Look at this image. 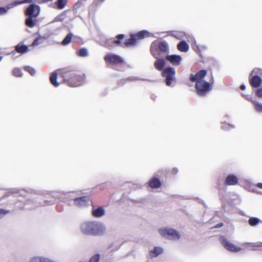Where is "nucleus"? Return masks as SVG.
Segmentation results:
<instances>
[{"label":"nucleus","mask_w":262,"mask_h":262,"mask_svg":"<svg viewBox=\"0 0 262 262\" xmlns=\"http://www.w3.org/2000/svg\"><path fill=\"white\" fill-rule=\"evenodd\" d=\"M81 232L86 235L101 236L106 231L105 225L99 221H92L83 223L80 226Z\"/></svg>","instance_id":"nucleus-1"},{"label":"nucleus","mask_w":262,"mask_h":262,"mask_svg":"<svg viewBox=\"0 0 262 262\" xmlns=\"http://www.w3.org/2000/svg\"><path fill=\"white\" fill-rule=\"evenodd\" d=\"M62 77L64 82L70 86L76 87L85 83V75L82 73L77 74L73 71L64 72Z\"/></svg>","instance_id":"nucleus-2"},{"label":"nucleus","mask_w":262,"mask_h":262,"mask_svg":"<svg viewBox=\"0 0 262 262\" xmlns=\"http://www.w3.org/2000/svg\"><path fill=\"white\" fill-rule=\"evenodd\" d=\"M150 52L156 59L163 57L169 52L168 44L164 40H155L151 44Z\"/></svg>","instance_id":"nucleus-3"},{"label":"nucleus","mask_w":262,"mask_h":262,"mask_svg":"<svg viewBox=\"0 0 262 262\" xmlns=\"http://www.w3.org/2000/svg\"><path fill=\"white\" fill-rule=\"evenodd\" d=\"M39 13V6L34 4H30L25 11V14L27 17L25 20L26 26L30 28L34 27Z\"/></svg>","instance_id":"nucleus-4"},{"label":"nucleus","mask_w":262,"mask_h":262,"mask_svg":"<svg viewBox=\"0 0 262 262\" xmlns=\"http://www.w3.org/2000/svg\"><path fill=\"white\" fill-rule=\"evenodd\" d=\"M159 233L162 236L172 240H177L180 238V233L172 228H161Z\"/></svg>","instance_id":"nucleus-5"},{"label":"nucleus","mask_w":262,"mask_h":262,"mask_svg":"<svg viewBox=\"0 0 262 262\" xmlns=\"http://www.w3.org/2000/svg\"><path fill=\"white\" fill-rule=\"evenodd\" d=\"M175 75V69L173 67H169L163 70L162 75L163 77L165 78L166 85L169 86L171 85L172 81L174 79Z\"/></svg>","instance_id":"nucleus-6"},{"label":"nucleus","mask_w":262,"mask_h":262,"mask_svg":"<svg viewBox=\"0 0 262 262\" xmlns=\"http://www.w3.org/2000/svg\"><path fill=\"white\" fill-rule=\"evenodd\" d=\"M195 89L199 96H204L208 91L212 89L209 82L204 81H197L195 83Z\"/></svg>","instance_id":"nucleus-7"},{"label":"nucleus","mask_w":262,"mask_h":262,"mask_svg":"<svg viewBox=\"0 0 262 262\" xmlns=\"http://www.w3.org/2000/svg\"><path fill=\"white\" fill-rule=\"evenodd\" d=\"M220 241L223 247L229 251L237 252L241 250V248L235 246L233 244L229 242L223 236L220 237Z\"/></svg>","instance_id":"nucleus-8"},{"label":"nucleus","mask_w":262,"mask_h":262,"mask_svg":"<svg viewBox=\"0 0 262 262\" xmlns=\"http://www.w3.org/2000/svg\"><path fill=\"white\" fill-rule=\"evenodd\" d=\"M207 74V71L205 70H201L196 74H191L189 76V79L191 82L204 81L203 79Z\"/></svg>","instance_id":"nucleus-9"},{"label":"nucleus","mask_w":262,"mask_h":262,"mask_svg":"<svg viewBox=\"0 0 262 262\" xmlns=\"http://www.w3.org/2000/svg\"><path fill=\"white\" fill-rule=\"evenodd\" d=\"M104 60L111 64H119L123 62V58L116 54H107L104 57Z\"/></svg>","instance_id":"nucleus-10"},{"label":"nucleus","mask_w":262,"mask_h":262,"mask_svg":"<svg viewBox=\"0 0 262 262\" xmlns=\"http://www.w3.org/2000/svg\"><path fill=\"white\" fill-rule=\"evenodd\" d=\"M105 213V211L102 206H92L91 213L93 217L96 218H100L103 216Z\"/></svg>","instance_id":"nucleus-11"},{"label":"nucleus","mask_w":262,"mask_h":262,"mask_svg":"<svg viewBox=\"0 0 262 262\" xmlns=\"http://www.w3.org/2000/svg\"><path fill=\"white\" fill-rule=\"evenodd\" d=\"M124 34H120L117 35L116 36V39H115L113 41H111V40H107L105 42L104 46L106 47H111L112 46V43H115L118 46H119L120 47L124 48L123 43H122L121 41V40L123 39L124 38Z\"/></svg>","instance_id":"nucleus-12"},{"label":"nucleus","mask_w":262,"mask_h":262,"mask_svg":"<svg viewBox=\"0 0 262 262\" xmlns=\"http://www.w3.org/2000/svg\"><path fill=\"white\" fill-rule=\"evenodd\" d=\"M166 59L169 61L172 65L175 66H179L182 60V57L178 55H167Z\"/></svg>","instance_id":"nucleus-13"},{"label":"nucleus","mask_w":262,"mask_h":262,"mask_svg":"<svg viewBox=\"0 0 262 262\" xmlns=\"http://www.w3.org/2000/svg\"><path fill=\"white\" fill-rule=\"evenodd\" d=\"M249 81L250 84L253 88H259L262 83V79L260 77L257 76H249Z\"/></svg>","instance_id":"nucleus-14"},{"label":"nucleus","mask_w":262,"mask_h":262,"mask_svg":"<svg viewBox=\"0 0 262 262\" xmlns=\"http://www.w3.org/2000/svg\"><path fill=\"white\" fill-rule=\"evenodd\" d=\"M238 180L236 176L234 174H228L225 180L226 185H235L238 183Z\"/></svg>","instance_id":"nucleus-15"},{"label":"nucleus","mask_w":262,"mask_h":262,"mask_svg":"<svg viewBox=\"0 0 262 262\" xmlns=\"http://www.w3.org/2000/svg\"><path fill=\"white\" fill-rule=\"evenodd\" d=\"M75 204L79 207L86 206L88 203V198L86 196H83L74 199Z\"/></svg>","instance_id":"nucleus-16"},{"label":"nucleus","mask_w":262,"mask_h":262,"mask_svg":"<svg viewBox=\"0 0 262 262\" xmlns=\"http://www.w3.org/2000/svg\"><path fill=\"white\" fill-rule=\"evenodd\" d=\"M165 64V60L162 57L157 59V60L154 63L155 68L158 71L163 70Z\"/></svg>","instance_id":"nucleus-17"},{"label":"nucleus","mask_w":262,"mask_h":262,"mask_svg":"<svg viewBox=\"0 0 262 262\" xmlns=\"http://www.w3.org/2000/svg\"><path fill=\"white\" fill-rule=\"evenodd\" d=\"M161 185V182L158 178H153L149 182V186L152 188H158Z\"/></svg>","instance_id":"nucleus-18"},{"label":"nucleus","mask_w":262,"mask_h":262,"mask_svg":"<svg viewBox=\"0 0 262 262\" xmlns=\"http://www.w3.org/2000/svg\"><path fill=\"white\" fill-rule=\"evenodd\" d=\"M163 252V249L159 247H155L154 249L149 251V256L151 258L155 257L161 254Z\"/></svg>","instance_id":"nucleus-19"},{"label":"nucleus","mask_w":262,"mask_h":262,"mask_svg":"<svg viewBox=\"0 0 262 262\" xmlns=\"http://www.w3.org/2000/svg\"><path fill=\"white\" fill-rule=\"evenodd\" d=\"M178 49L181 51L186 52H187L189 48V46L187 43L185 41H180L177 45Z\"/></svg>","instance_id":"nucleus-20"},{"label":"nucleus","mask_w":262,"mask_h":262,"mask_svg":"<svg viewBox=\"0 0 262 262\" xmlns=\"http://www.w3.org/2000/svg\"><path fill=\"white\" fill-rule=\"evenodd\" d=\"M137 43L136 38H135V36L133 34L131 35L130 38L127 39L125 40L123 43L124 48L128 47L131 45H135Z\"/></svg>","instance_id":"nucleus-21"},{"label":"nucleus","mask_w":262,"mask_h":262,"mask_svg":"<svg viewBox=\"0 0 262 262\" xmlns=\"http://www.w3.org/2000/svg\"><path fill=\"white\" fill-rule=\"evenodd\" d=\"M57 73L55 71L53 72L50 77V80L52 85L55 87L59 85V83L57 81Z\"/></svg>","instance_id":"nucleus-22"},{"label":"nucleus","mask_w":262,"mask_h":262,"mask_svg":"<svg viewBox=\"0 0 262 262\" xmlns=\"http://www.w3.org/2000/svg\"><path fill=\"white\" fill-rule=\"evenodd\" d=\"M15 50L19 53H25L28 52V47L26 45H17L15 46Z\"/></svg>","instance_id":"nucleus-23"},{"label":"nucleus","mask_w":262,"mask_h":262,"mask_svg":"<svg viewBox=\"0 0 262 262\" xmlns=\"http://www.w3.org/2000/svg\"><path fill=\"white\" fill-rule=\"evenodd\" d=\"M149 34V32L146 30H142L139 31L137 34H133L135 36V38L137 39H140L144 38L146 36H147Z\"/></svg>","instance_id":"nucleus-24"},{"label":"nucleus","mask_w":262,"mask_h":262,"mask_svg":"<svg viewBox=\"0 0 262 262\" xmlns=\"http://www.w3.org/2000/svg\"><path fill=\"white\" fill-rule=\"evenodd\" d=\"M67 3V0H57L54 5L55 7L59 9H63Z\"/></svg>","instance_id":"nucleus-25"},{"label":"nucleus","mask_w":262,"mask_h":262,"mask_svg":"<svg viewBox=\"0 0 262 262\" xmlns=\"http://www.w3.org/2000/svg\"><path fill=\"white\" fill-rule=\"evenodd\" d=\"M260 222V220L256 217H251L248 220V223L251 226H255L258 224Z\"/></svg>","instance_id":"nucleus-26"},{"label":"nucleus","mask_w":262,"mask_h":262,"mask_svg":"<svg viewBox=\"0 0 262 262\" xmlns=\"http://www.w3.org/2000/svg\"><path fill=\"white\" fill-rule=\"evenodd\" d=\"M73 36V35L72 33H69V34H68L62 40V45L63 46H67L69 45L71 41Z\"/></svg>","instance_id":"nucleus-27"},{"label":"nucleus","mask_w":262,"mask_h":262,"mask_svg":"<svg viewBox=\"0 0 262 262\" xmlns=\"http://www.w3.org/2000/svg\"><path fill=\"white\" fill-rule=\"evenodd\" d=\"M45 38L42 37L40 35L38 36L36 39H35L33 42L32 43L31 46L35 47L39 45H40L43 42V39Z\"/></svg>","instance_id":"nucleus-28"},{"label":"nucleus","mask_w":262,"mask_h":262,"mask_svg":"<svg viewBox=\"0 0 262 262\" xmlns=\"http://www.w3.org/2000/svg\"><path fill=\"white\" fill-rule=\"evenodd\" d=\"M251 101L254 105L256 111L258 112H262V103L257 102L255 100L251 99Z\"/></svg>","instance_id":"nucleus-29"},{"label":"nucleus","mask_w":262,"mask_h":262,"mask_svg":"<svg viewBox=\"0 0 262 262\" xmlns=\"http://www.w3.org/2000/svg\"><path fill=\"white\" fill-rule=\"evenodd\" d=\"M77 54L80 57H86L88 55V50L85 48H82L77 51Z\"/></svg>","instance_id":"nucleus-30"},{"label":"nucleus","mask_w":262,"mask_h":262,"mask_svg":"<svg viewBox=\"0 0 262 262\" xmlns=\"http://www.w3.org/2000/svg\"><path fill=\"white\" fill-rule=\"evenodd\" d=\"M45 257L43 256H34L30 258V262H44Z\"/></svg>","instance_id":"nucleus-31"},{"label":"nucleus","mask_w":262,"mask_h":262,"mask_svg":"<svg viewBox=\"0 0 262 262\" xmlns=\"http://www.w3.org/2000/svg\"><path fill=\"white\" fill-rule=\"evenodd\" d=\"M250 75L260 77L262 76V69L255 68L251 71Z\"/></svg>","instance_id":"nucleus-32"},{"label":"nucleus","mask_w":262,"mask_h":262,"mask_svg":"<svg viewBox=\"0 0 262 262\" xmlns=\"http://www.w3.org/2000/svg\"><path fill=\"white\" fill-rule=\"evenodd\" d=\"M248 245H250L252 246V250H254L257 248L258 250H262V243L257 242L255 243H247Z\"/></svg>","instance_id":"nucleus-33"},{"label":"nucleus","mask_w":262,"mask_h":262,"mask_svg":"<svg viewBox=\"0 0 262 262\" xmlns=\"http://www.w3.org/2000/svg\"><path fill=\"white\" fill-rule=\"evenodd\" d=\"M24 69L26 71L29 73L31 76H34L36 74V70L31 67L26 66L24 67Z\"/></svg>","instance_id":"nucleus-34"},{"label":"nucleus","mask_w":262,"mask_h":262,"mask_svg":"<svg viewBox=\"0 0 262 262\" xmlns=\"http://www.w3.org/2000/svg\"><path fill=\"white\" fill-rule=\"evenodd\" d=\"M192 48L195 51L199 52H201L204 50H206L207 49V47L205 45H201V46H198L196 45L195 46V45H193Z\"/></svg>","instance_id":"nucleus-35"},{"label":"nucleus","mask_w":262,"mask_h":262,"mask_svg":"<svg viewBox=\"0 0 262 262\" xmlns=\"http://www.w3.org/2000/svg\"><path fill=\"white\" fill-rule=\"evenodd\" d=\"M235 126L234 125L226 123H223L221 126V128L225 130H227L230 129V128H233Z\"/></svg>","instance_id":"nucleus-36"},{"label":"nucleus","mask_w":262,"mask_h":262,"mask_svg":"<svg viewBox=\"0 0 262 262\" xmlns=\"http://www.w3.org/2000/svg\"><path fill=\"white\" fill-rule=\"evenodd\" d=\"M13 74L15 77H21L23 75L21 70L19 68H15L13 70Z\"/></svg>","instance_id":"nucleus-37"},{"label":"nucleus","mask_w":262,"mask_h":262,"mask_svg":"<svg viewBox=\"0 0 262 262\" xmlns=\"http://www.w3.org/2000/svg\"><path fill=\"white\" fill-rule=\"evenodd\" d=\"M13 6H8L7 7H0V15H4L7 13V11L8 9L12 8Z\"/></svg>","instance_id":"nucleus-38"},{"label":"nucleus","mask_w":262,"mask_h":262,"mask_svg":"<svg viewBox=\"0 0 262 262\" xmlns=\"http://www.w3.org/2000/svg\"><path fill=\"white\" fill-rule=\"evenodd\" d=\"M100 256L99 254L93 255L89 260V262H99Z\"/></svg>","instance_id":"nucleus-39"},{"label":"nucleus","mask_w":262,"mask_h":262,"mask_svg":"<svg viewBox=\"0 0 262 262\" xmlns=\"http://www.w3.org/2000/svg\"><path fill=\"white\" fill-rule=\"evenodd\" d=\"M8 212H9V210L0 208V218L4 216L5 215H6Z\"/></svg>","instance_id":"nucleus-40"},{"label":"nucleus","mask_w":262,"mask_h":262,"mask_svg":"<svg viewBox=\"0 0 262 262\" xmlns=\"http://www.w3.org/2000/svg\"><path fill=\"white\" fill-rule=\"evenodd\" d=\"M63 19L64 17L63 15H59L55 18L54 21H61Z\"/></svg>","instance_id":"nucleus-41"},{"label":"nucleus","mask_w":262,"mask_h":262,"mask_svg":"<svg viewBox=\"0 0 262 262\" xmlns=\"http://www.w3.org/2000/svg\"><path fill=\"white\" fill-rule=\"evenodd\" d=\"M256 96L260 98H262V89H258L256 92Z\"/></svg>","instance_id":"nucleus-42"},{"label":"nucleus","mask_w":262,"mask_h":262,"mask_svg":"<svg viewBox=\"0 0 262 262\" xmlns=\"http://www.w3.org/2000/svg\"><path fill=\"white\" fill-rule=\"evenodd\" d=\"M44 262H56L55 261L49 258H48V257H45V261Z\"/></svg>","instance_id":"nucleus-43"},{"label":"nucleus","mask_w":262,"mask_h":262,"mask_svg":"<svg viewBox=\"0 0 262 262\" xmlns=\"http://www.w3.org/2000/svg\"><path fill=\"white\" fill-rule=\"evenodd\" d=\"M178 172V169L177 168H173L171 171V172L173 174H176Z\"/></svg>","instance_id":"nucleus-44"},{"label":"nucleus","mask_w":262,"mask_h":262,"mask_svg":"<svg viewBox=\"0 0 262 262\" xmlns=\"http://www.w3.org/2000/svg\"><path fill=\"white\" fill-rule=\"evenodd\" d=\"M223 226V223H220L217 224H216L215 226V228H220L221 227H222Z\"/></svg>","instance_id":"nucleus-45"},{"label":"nucleus","mask_w":262,"mask_h":262,"mask_svg":"<svg viewBox=\"0 0 262 262\" xmlns=\"http://www.w3.org/2000/svg\"><path fill=\"white\" fill-rule=\"evenodd\" d=\"M240 89L242 90H244L246 89V85L245 84H242L240 86Z\"/></svg>","instance_id":"nucleus-46"},{"label":"nucleus","mask_w":262,"mask_h":262,"mask_svg":"<svg viewBox=\"0 0 262 262\" xmlns=\"http://www.w3.org/2000/svg\"><path fill=\"white\" fill-rule=\"evenodd\" d=\"M257 187L260 188V189H262V183H258L256 185Z\"/></svg>","instance_id":"nucleus-47"},{"label":"nucleus","mask_w":262,"mask_h":262,"mask_svg":"<svg viewBox=\"0 0 262 262\" xmlns=\"http://www.w3.org/2000/svg\"><path fill=\"white\" fill-rule=\"evenodd\" d=\"M178 33H176L175 34H173V36L176 37L177 38L180 39V36L177 34Z\"/></svg>","instance_id":"nucleus-48"},{"label":"nucleus","mask_w":262,"mask_h":262,"mask_svg":"<svg viewBox=\"0 0 262 262\" xmlns=\"http://www.w3.org/2000/svg\"><path fill=\"white\" fill-rule=\"evenodd\" d=\"M32 2V0H25L23 3H30V2Z\"/></svg>","instance_id":"nucleus-49"},{"label":"nucleus","mask_w":262,"mask_h":262,"mask_svg":"<svg viewBox=\"0 0 262 262\" xmlns=\"http://www.w3.org/2000/svg\"><path fill=\"white\" fill-rule=\"evenodd\" d=\"M213 81H214V80H213V77H211V83H213Z\"/></svg>","instance_id":"nucleus-50"}]
</instances>
